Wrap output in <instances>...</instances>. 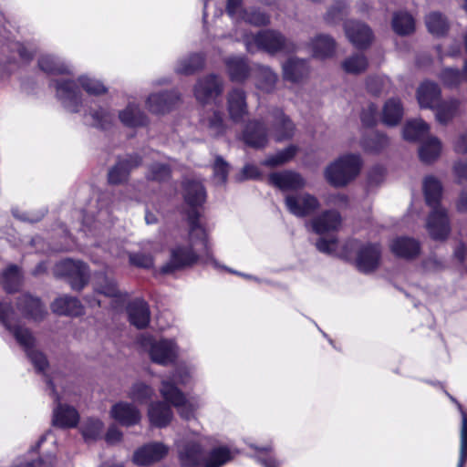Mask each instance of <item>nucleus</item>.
<instances>
[{"mask_svg":"<svg viewBox=\"0 0 467 467\" xmlns=\"http://www.w3.org/2000/svg\"><path fill=\"white\" fill-rule=\"evenodd\" d=\"M110 417L125 427L134 426L140 423L141 414L139 409L129 402L120 401L112 406Z\"/></svg>","mask_w":467,"mask_h":467,"instance_id":"obj_21","label":"nucleus"},{"mask_svg":"<svg viewBox=\"0 0 467 467\" xmlns=\"http://www.w3.org/2000/svg\"><path fill=\"white\" fill-rule=\"evenodd\" d=\"M337 241L336 238H331L329 240L320 238L316 244V246L319 252L327 254H334L337 250Z\"/></svg>","mask_w":467,"mask_h":467,"instance_id":"obj_62","label":"nucleus"},{"mask_svg":"<svg viewBox=\"0 0 467 467\" xmlns=\"http://www.w3.org/2000/svg\"><path fill=\"white\" fill-rule=\"evenodd\" d=\"M391 252L402 258L411 259L416 257L420 250V243L410 237H398L390 244Z\"/></svg>","mask_w":467,"mask_h":467,"instance_id":"obj_31","label":"nucleus"},{"mask_svg":"<svg viewBox=\"0 0 467 467\" xmlns=\"http://www.w3.org/2000/svg\"><path fill=\"white\" fill-rule=\"evenodd\" d=\"M368 59L362 54H355L346 58L342 63V67L348 74H360L366 70Z\"/></svg>","mask_w":467,"mask_h":467,"instance_id":"obj_49","label":"nucleus"},{"mask_svg":"<svg viewBox=\"0 0 467 467\" xmlns=\"http://www.w3.org/2000/svg\"><path fill=\"white\" fill-rule=\"evenodd\" d=\"M444 85L448 87H455L462 81V74L458 69L445 68L441 75Z\"/></svg>","mask_w":467,"mask_h":467,"instance_id":"obj_58","label":"nucleus"},{"mask_svg":"<svg viewBox=\"0 0 467 467\" xmlns=\"http://www.w3.org/2000/svg\"><path fill=\"white\" fill-rule=\"evenodd\" d=\"M96 292L108 297H112L116 302H124L128 297L127 294H122L117 286L114 279L102 275L96 283Z\"/></svg>","mask_w":467,"mask_h":467,"instance_id":"obj_38","label":"nucleus"},{"mask_svg":"<svg viewBox=\"0 0 467 467\" xmlns=\"http://www.w3.org/2000/svg\"><path fill=\"white\" fill-rule=\"evenodd\" d=\"M453 171L459 182L467 180V161H457L453 166Z\"/></svg>","mask_w":467,"mask_h":467,"instance_id":"obj_64","label":"nucleus"},{"mask_svg":"<svg viewBox=\"0 0 467 467\" xmlns=\"http://www.w3.org/2000/svg\"><path fill=\"white\" fill-rule=\"evenodd\" d=\"M171 176V169L168 165L163 163H153L150 165L148 178L150 180L163 182Z\"/></svg>","mask_w":467,"mask_h":467,"instance_id":"obj_57","label":"nucleus"},{"mask_svg":"<svg viewBox=\"0 0 467 467\" xmlns=\"http://www.w3.org/2000/svg\"><path fill=\"white\" fill-rule=\"evenodd\" d=\"M119 120L127 127H141L148 123L147 116L134 103H130L119 113Z\"/></svg>","mask_w":467,"mask_h":467,"instance_id":"obj_35","label":"nucleus"},{"mask_svg":"<svg viewBox=\"0 0 467 467\" xmlns=\"http://www.w3.org/2000/svg\"><path fill=\"white\" fill-rule=\"evenodd\" d=\"M39 68L49 75H69L72 73L71 67L60 58L52 55H42L38 59Z\"/></svg>","mask_w":467,"mask_h":467,"instance_id":"obj_33","label":"nucleus"},{"mask_svg":"<svg viewBox=\"0 0 467 467\" xmlns=\"http://www.w3.org/2000/svg\"><path fill=\"white\" fill-rule=\"evenodd\" d=\"M13 314L14 311L11 306L0 304V321L14 335L35 368L38 371H44L47 366L46 357L34 348L35 338L29 329L12 324L10 318Z\"/></svg>","mask_w":467,"mask_h":467,"instance_id":"obj_5","label":"nucleus"},{"mask_svg":"<svg viewBox=\"0 0 467 467\" xmlns=\"http://www.w3.org/2000/svg\"><path fill=\"white\" fill-rule=\"evenodd\" d=\"M268 181L282 192L297 191L306 185V180L300 173L288 170L271 173Z\"/></svg>","mask_w":467,"mask_h":467,"instance_id":"obj_14","label":"nucleus"},{"mask_svg":"<svg viewBox=\"0 0 467 467\" xmlns=\"http://www.w3.org/2000/svg\"><path fill=\"white\" fill-rule=\"evenodd\" d=\"M204 66V57L195 53L181 59L176 67V72L183 75H192Z\"/></svg>","mask_w":467,"mask_h":467,"instance_id":"obj_43","label":"nucleus"},{"mask_svg":"<svg viewBox=\"0 0 467 467\" xmlns=\"http://www.w3.org/2000/svg\"><path fill=\"white\" fill-rule=\"evenodd\" d=\"M237 20L261 26L269 24L270 17L257 8L244 9Z\"/></svg>","mask_w":467,"mask_h":467,"instance_id":"obj_52","label":"nucleus"},{"mask_svg":"<svg viewBox=\"0 0 467 467\" xmlns=\"http://www.w3.org/2000/svg\"><path fill=\"white\" fill-rule=\"evenodd\" d=\"M392 28L400 36L411 34L415 29L413 17L407 12H397L393 15Z\"/></svg>","mask_w":467,"mask_h":467,"instance_id":"obj_42","label":"nucleus"},{"mask_svg":"<svg viewBox=\"0 0 467 467\" xmlns=\"http://www.w3.org/2000/svg\"><path fill=\"white\" fill-rule=\"evenodd\" d=\"M140 163L141 160L138 155L119 160L109 171V182L110 184H120L126 182L130 171Z\"/></svg>","mask_w":467,"mask_h":467,"instance_id":"obj_24","label":"nucleus"},{"mask_svg":"<svg viewBox=\"0 0 467 467\" xmlns=\"http://www.w3.org/2000/svg\"><path fill=\"white\" fill-rule=\"evenodd\" d=\"M50 394L53 395L55 401L57 402L53 411V425L59 428H74L78 425L79 415L77 410L71 406L62 405L59 403V397L56 392L54 384L47 381Z\"/></svg>","mask_w":467,"mask_h":467,"instance_id":"obj_12","label":"nucleus"},{"mask_svg":"<svg viewBox=\"0 0 467 467\" xmlns=\"http://www.w3.org/2000/svg\"><path fill=\"white\" fill-rule=\"evenodd\" d=\"M17 308L25 317L35 321L42 320L47 315V309L40 299L28 294H24L18 298Z\"/></svg>","mask_w":467,"mask_h":467,"instance_id":"obj_25","label":"nucleus"},{"mask_svg":"<svg viewBox=\"0 0 467 467\" xmlns=\"http://www.w3.org/2000/svg\"><path fill=\"white\" fill-rule=\"evenodd\" d=\"M54 313L65 316H80L83 313V306L79 300L72 296H62L57 298L51 305Z\"/></svg>","mask_w":467,"mask_h":467,"instance_id":"obj_34","label":"nucleus"},{"mask_svg":"<svg viewBox=\"0 0 467 467\" xmlns=\"http://www.w3.org/2000/svg\"><path fill=\"white\" fill-rule=\"evenodd\" d=\"M269 117L271 119V133L275 141L282 142L293 138L296 126L283 109H271Z\"/></svg>","mask_w":467,"mask_h":467,"instance_id":"obj_11","label":"nucleus"},{"mask_svg":"<svg viewBox=\"0 0 467 467\" xmlns=\"http://www.w3.org/2000/svg\"><path fill=\"white\" fill-rule=\"evenodd\" d=\"M227 110L230 119L239 123L248 113L246 93L243 88H233L227 95Z\"/></svg>","mask_w":467,"mask_h":467,"instance_id":"obj_19","label":"nucleus"},{"mask_svg":"<svg viewBox=\"0 0 467 467\" xmlns=\"http://www.w3.org/2000/svg\"><path fill=\"white\" fill-rule=\"evenodd\" d=\"M423 192L427 204L431 208L426 222L430 236L436 241L445 240L450 232V221L447 211L440 205L442 187L433 176H428L423 182Z\"/></svg>","mask_w":467,"mask_h":467,"instance_id":"obj_2","label":"nucleus"},{"mask_svg":"<svg viewBox=\"0 0 467 467\" xmlns=\"http://www.w3.org/2000/svg\"><path fill=\"white\" fill-rule=\"evenodd\" d=\"M340 224L341 216L335 210L323 212L311 221L313 231L317 234L337 231Z\"/></svg>","mask_w":467,"mask_h":467,"instance_id":"obj_26","label":"nucleus"},{"mask_svg":"<svg viewBox=\"0 0 467 467\" xmlns=\"http://www.w3.org/2000/svg\"><path fill=\"white\" fill-rule=\"evenodd\" d=\"M184 201L192 211L188 213L189 246L179 245L171 251L170 262L162 267L163 273H170L177 269L190 266L201 261L202 264H211L219 267L217 261L212 254L205 229L199 223L200 213L196 208L202 206L206 200V192L203 185L195 180H187L183 182Z\"/></svg>","mask_w":467,"mask_h":467,"instance_id":"obj_1","label":"nucleus"},{"mask_svg":"<svg viewBox=\"0 0 467 467\" xmlns=\"http://www.w3.org/2000/svg\"><path fill=\"white\" fill-rule=\"evenodd\" d=\"M180 101L174 90L150 94L146 101L149 110L155 114H164L171 110Z\"/></svg>","mask_w":467,"mask_h":467,"instance_id":"obj_17","label":"nucleus"},{"mask_svg":"<svg viewBox=\"0 0 467 467\" xmlns=\"http://www.w3.org/2000/svg\"><path fill=\"white\" fill-rule=\"evenodd\" d=\"M214 177L220 183H225L228 176V164L222 157H217L213 165Z\"/></svg>","mask_w":467,"mask_h":467,"instance_id":"obj_59","label":"nucleus"},{"mask_svg":"<svg viewBox=\"0 0 467 467\" xmlns=\"http://www.w3.org/2000/svg\"><path fill=\"white\" fill-rule=\"evenodd\" d=\"M378 108L370 103L362 110L361 121L366 127H372L377 122Z\"/></svg>","mask_w":467,"mask_h":467,"instance_id":"obj_60","label":"nucleus"},{"mask_svg":"<svg viewBox=\"0 0 467 467\" xmlns=\"http://www.w3.org/2000/svg\"><path fill=\"white\" fill-rule=\"evenodd\" d=\"M141 345L149 349L150 358L155 363L168 365L177 358V346L173 340H156L151 337H143Z\"/></svg>","mask_w":467,"mask_h":467,"instance_id":"obj_9","label":"nucleus"},{"mask_svg":"<svg viewBox=\"0 0 467 467\" xmlns=\"http://www.w3.org/2000/svg\"><path fill=\"white\" fill-rule=\"evenodd\" d=\"M128 315L130 322L138 328H143L150 323V308L142 299H136L129 304Z\"/></svg>","mask_w":467,"mask_h":467,"instance_id":"obj_29","label":"nucleus"},{"mask_svg":"<svg viewBox=\"0 0 467 467\" xmlns=\"http://www.w3.org/2000/svg\"><path fill=\"white\" fill-rule=\"evenodd\" d=\"M429 125L421 119L408 121L403 129V138L409 141L424 140Z\"/></svg>","mask_w":467,"mask_h":467,"instance_id":"obj_41","label":"nucleus"},{"mask_svg":"<svg viewBox=\"0 0 467 467\" xmlns=\"http://www.w3.org/2000/svg\"><path fill=\"white\" fill-rule=\"evenodd\" d=\"M441 144L436 137L424 140L419 149V156L422 162L431 163L441 154Z\"/></svg>","mask_w":467,"mask_h":467,"instance_id":"obj_40","label":"nucleus"},{"mask_svg":"<svg viewBox=\"0 0 467 467\" xmlns=\"http://www.w3.org/2000/svg\"><path fill=\"white\" fill-rule=\"evenodd\" d=\"M462 420L461 428L460 457L457 467H464L467 460V414L461 409Z\"/></svg>","mask_w":467,"mask_h":467,"instance_id":"obj_56","label":"nucleus"},{"mask_svg":"<svg viewBox=\"0 0 467 467\" xmlns=\"http://www.w3.org/2000/svg\"><path fill=\"white\" fill-rule=\"evenodd\" d=\"M296 151L297 147L295 145H290L283 150L278 151L275 155L266 158L263 161V164L269 167L282 165L291 161L296 155Z\"/></svg>","mask_w":467,"mask_h":467,"instance_id":"obj_51","label":"nucleus"},{"mask_svg":"<svg viewBox=\"0 0 467 467\" xmlns=\"http://www.w3.org/2000/svg\"><path fill=\"white\" fill-rule=\"evenodd\" d=\"M130 262L133 265L143 268H150L153 265L152 256L141 253L130 254Z\"/></svg>","mask_w":467,"mask_h":467,"instance_id":"obj_61","label":"nucleus"},{"mask_svg":"<svg viewBox=\"0 0 467 467\" xmlns=\"http://www.w3.org/2000/svg\"><path fill=\"white\" fill-rule=\"evenodd\" d=\"M179 459L182 467H196L201 464L202 448L199 443L189 442L179 450Z\"/></svg>","mask_w":467,"mask_h":467,"instance_id":"obj_37","label":"nucleus"},{"mask_svg":"<svg viewBox=\"0 0 467 467\" xmlns=\"http://www.w3.org/2000/svg\"><path fill=\"white\" fill-rule=\"evenodd\" d=\"M403 116V108L399 99H389L383 108L382 122L387 126H396Z\"/></svg>","mask_w":467,"mask_h":467,"instance_id":"obj_39","label":"nucleus"},{"mask_svg":"<svg viewBox=\"0 0 467 467\" xmlns=\"http://www.w3.org/2000/svg\"><path fill=\"white\" fill-rule=\"evenodd\" d=\"M54 83L57 98L67 110L74 113L80 110L82 103L78 84L89 95H99L106 92V88L100 81L87 76L80 77L78 82L71 79H60Z\"/></svg>","mask_w":467,"mask_h":467,"instance_id":"obj_4","label":"nucleus"},{"mask_svg":"<svg viewBox=\"0 0 467 467\" xmlns=\"http://www.w3.org/2000/svg\"><path fill=\"white\" fill-rule=\"evenodd\" d=\"M229 78L234 82H244L251 73V68L244 57H230L224 61Z\"/></svg>","mask_w":467,"mask_h":467,"instance_id":"obj_28","label":"nucleus"},{"mask_svg":"<svg viewBox=\"0 0 467 467\" xmlns=\"http://www.w3.org/2000/svg\"><path fill=\"white\" fill-rule=\"evenodd\" d=\"M201 130L212 138L223 136L228 130L223 113L213 110L205 113L200 119Z\"/></svg>","mask_w":467,"mask_h":467,"instance_id":"obj_20","label":"nucleus"},{"mask_svg":"<svg viewBox=\"0 0 467 467\" xmlns=\"http://www.w3.org/2000/svg\"><path fill=\"white\" fill-rule=\"evenodd\" d=\"M243 0H227L226 12L233 19H238L243 11Z\"/></svg>","mask_w":467,"mask_h":467,"instance_id":"obj_63","label":"nucleus"},{"mask_svg":"<svg viewBox=\"0 0 467 467\" xmlns=\"http://www.w3.org/2000/svg\"><path fill=\"white\" fill-rule=\"evenodd\" d=\"M153 395L154 389L143 382L134 383L128 394L130 399L139 404L146 403L148 400H151Z\"/></svg>","mask_w":467,"mask_h":467,"instance_id":"obj_46","label":"nucleus"},{"mask_svg":"<svg viewBox=\"0 0 467 467\" xmlns=\"http://www.w3.org/2000/svg\"><path fill=\"white\" fill-rule=\"evenodd\" d=\"M426 26L430 33L436 36H442L448 29L446 18L440 13H431L426 16Z\"/></svg>","mask_w":467,"mask_h":467,"instance_id":"obj_50","label":"nucleus"},{"mask_svg":"<svg viewBox=\"0 0 467 467\" xmlns=\"http://www.w3.org/2000/svg\"><path fill=\"white\" fill-rule=\"evenodd\" d=\"M244 143L254 149H261L268 143V131L266 127L259 120L249 121L243 132Z\"/></svg>","mask_w":467,"mask_h":467,"instance_id":"obj_22","label":"nucleus"},{"mask_svg":"<svg viewBox=\"0 0 467 467\" xmlns=\"http://www.w3.org/2000/svg\"><path fill=\"white\" fill-rule=\"evenodd\" d=\"M348 8L347 4L342 1H337L325 15V21L327 24H337L343 19Z\"/></svg>","mask_w":467,"mask_h":467,"instance_id":"obj_55","label":"nucleus"},{"mask_svg":"<svg viewBox=\"0 0 467 467\" xmlns=\"http://www.w3.org/2000/svg\"><path fill=\"white\" fill-rule=\"evenodd\" d=\"M441 90L436 83L426 81L418 88L417 99L421 108L434 109L440 103Z\"/></svg>","mask_w":467,"mask_h":467,"instance_id":"obj_30","label":"nucleus"},{"mask_svg":"<svg viewBox=\"0 0 467 467\" xmlns=\"http://www.w3.org/2000/svg\"><path fill=\"white\" fill-rule=\"evenodd\" d=\"M104 424L99 419L89 418L81 426V433L86 441L98 439L103 430Z\"/></svg>","mask_w":467,"mask_h":467,"instance_id":"obj_53","label":"nucleus"},{"mask_svg":"<svg viewBox=\"0 0 467 467\" xmlns=\"http://www.w3.org/2000/svg\"><path fill=\"white\" fill-rule=\"evenodd\" d=\"M21 283L22 274L18 266L11 265L3 272L4 288L7 293L16 292Z\"/></svg>","mask_w":467,"mask_h":467,"instance_id":"obj_45","label":"nucleus"},{"mask_svg":"<svg viewBox=\"0 0 467 467\" xmlns=\"http://www.w3.org/2000/svg\"><path fill=\"white\" fill-rule=\"evenodd\" d=\"M381 247L378 244H367L362 245L358 252L356 264L359 271L370 273L379 265Z\"/></svg>","mask_w":467,"mask_h":467,"instance_id":"obj_15","label":"nucleus"},{"mask_svg":"<svg viewBox=\"0 0 467 467\" xmlns=\"http://www.w3.org/2000/svg\"><path fill=\"white\" fill-rule=\"evenodd\" d=\"M89 116L91 118V124L101 130L109 129L114 119V114L110 110L100 107L97 109H91Z\"/></svg>","mask_w":467,"mask_h":467,"instance_id":"obj_47","label":"nucleus"},{"mask_svg":"<svg viewBox=\"0 0 467 467\" xmlns=\"http://www.w3.org/2000/svg\"><path fill=\"white\" fill-rule=\"evenodd\" d=\"M223 91V82L221 78L211 74L203 78L199 79L195 88L194 95L202 103H207L211 99L219 96Z\"/></svg>","mask_w":467,"mask_h":467,"instance_id":"obj_16","label":"nucleus"},{"mask_svg":"<svg viewBox=\"0 0 467 467\" xmlns=\"http://www.w3.org/2000/svg\"><path fill=\"white\" fill-rule=\"evenodd\" d=\"M361 164L359 155H343L327 167L325 177L333 186H345L359 173Z\"/></svg>","mask_w":467,"mask_h":467,"instance_id":"obj_7","label":"nucleus"},{"mask_svg":"<svg viewBox=\"0 0 467 467\" xmlns=\"http://www.w3.org/2000/svg\"><path fill=\"white\" fill-rule=\"evenodd\" d=\"M285 203L290 213L300 218L309 216L320 206L317 198L308 192L286 194Z\"/></svg>","mask_w":467,"mask_h":467,"instance_id":"obj_10","label":"nucleus"},{"mask_svg":"<svg viewBox=\"0 0 467 467\" xmlns=\"http://www.w3.org/2000/svg\"><path fill=\"white\" fill-rule=\"evenodd\" d=\"M310 47L314 57L325 59L335 54L336 41L328 35L320 34L311 40Z\"/></svg>","mask_w":467,"mask_h":467,"instance_id":"obj_32","label":"nucleus"},{"mask_svg":"<svg viewBox=\"0 0 467 467\" xmlns=\"http://www.w3.org/2000/svg\"><path fill=\"white\" fill-rule=\"evenodd\" d=\"M168 451V447L161 442H150L136 450L132 461L138 466H149L163 459Z\"/></svg>","mask_w":467,"mask_h":467,"instance_id":"obj_13","label":"nucleus"},{"mask_svg":"<svg viewBox=\"0 0 467 467\" xmlns=\"http://www.w3.org/2000/svg\"><path fill=\"white\" fill-rule=\"evenodd\" d=\"M255 87L266 93L273 92L275 88L278 76L269 67L257 66L255 71Z\"/></svg>","mask_w":467,"mask_h":467,"instance_id":"obj_36","label":"nucleus"},{"mask_svg":"<svg viewBox=\"0 0 467 467\" xmlns=\"http://www.w3.org/2000/svg\"><path fill=\"white\" fill-rule=\"evenodd\" d=\"M344 27L347 37L358 48L368 47L373 40L372 30L363 23L348 21Z\"/></svg>","mask_w":467,"mask_h":467,"instance_id":"obj_18","label":"nucleus"},{"mask_svg":"<svg viewBox=\"0 0 467 467\" xmlns=\"http://www.w3.org/2000/svg\"><path fill=\"white\" fill-rule=\"evenodd\" d=\"M246 50L254 53L256 50H263L270 55L278 52H294L296 45L284 36L279 31L267 29L262 30L255 35L245 36L244 38Z\"/></svg>","mask_w":467,"mask_h":467,"instance_id":"obj_6","label":"nucleus"},{"mask_svg":"<svg viewBox=\"0 0 467 467\" xmlns=\"http://www.w3.org/2000/svg\"><path fill=\"white\" fill-rule=\"evenodd\" d=\"M388 145V138L380 133H373L369 137L365 138L362 146L366 151L377 153Z\"/></svg>","mask_w":467,"mask_h":467,"instance_id":"obj_54","label":"nucleus"},{"mask_svg":"<svg viewBox=\"0 0 467 467\" xmlns=\"http://www.w3.org/2000/svg\"><path fill=\"white\" fill-rule=\"evenodd\" d=\"M173 417L171 407L162 401L151 402L148 408V418L150 425L164 428L170 424Z\"/></svg>","mask_w":467,"mask_h":467,"instance_id":"obj_27","label":"nucleus"},{"mask_svg":"<svg viewBox=\"0 0 467 467\" xmlns=\"http://www.w3.org/2000/svg\"><path fill=\"white\" fill-rule=\"evenodd\" d=\"M283 78L286 81L298 83L309 73L308 61L297 57L288 58L282 66Z\"/></svg>","mask_w":467,"mask_h":467,"instance_id":"obj_23","label":"nucleus"},{"mask_svg":"<svg viewBox=\"0 0 467 467\" xmlns=\"http://www.w3.org/2000/svg\"><path fill=\"white\" fill-rule=\"evenodd\" d=\"M234 455L227 446L213 448L205 461V467H221L230 462Z\"/></svg>","mask_w":467,"mask_h":467,"instance_id":"obj_44","label":"nucleus"},{"mask_svg":"<svg viewBox=\"0 0 467 467\" xmlns=\"http://www.w3.org/2000/svg\"><path fill=\"white\" fill-rule=\"evenodd\" d=\"M191 380V369L186 366H180L171 378L161 380L160 388V392L165 401L175 407L179 414L186 420L193 417L200 404L198 401L187 400L177 385L186 386Z\"/></svg>","mask_w":467,"mask_h":467,"instance_id":"obj_3","label":"nucleus"},{"mask_svg":"<svg viewBox=\"0 0 467 467\" xmlns=\"http://www.w3.org/2000/svg\"><path fill=\"white\" fill-rule=\"evenodd\" d=\"M57 276L67 277L75 290H81L88 282L89 271L88 265L81 261L65 259L55 266Z\"/></svg>","mask_w":467,"mask_h":467,"instance_id":"obj_8","label":"nucleus"},{"mask_svg":"<svg viewBox=\"0 0 467 467\" xmlns=\"http://www.w3.org/2000/svg\"><path fill=\"white\" fill-rule=\"evenodd\" d=\"M459 101L451 99L439 103L436 107V119L441 124L449 122L457 113Z\"/></svg>","mask_w":467,"mask_h":467,"instance_id":"obj_48","label":"nucleus"}]
</instances>
